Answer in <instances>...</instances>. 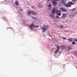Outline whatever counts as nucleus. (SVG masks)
<instances>
[{"mask_svg":"<svg viewBox=\"0 0 77 77\" xmlns=\"http://www.w3.org/2000/svg\"><path fill=\"white\" fill-rule=\"evenodd\" d=\"M75 44V42L74 41H73L72 43V44L73 45H74V44Z\"/></svg>","mask_w":77,"mask_h":77,"instance_id":"obj_20","label":"nucleus"},{"mask_svg":"<svg viewBox=\"0 0 77 77\" xmlns=\"http://www.w3.org/2000/svg\"><path fill=\"white\" fill-rule=\"evenodd\" d=\"M31 14L32 15H36V13L34 11H31Z\"/></svg>","mask_w":77,"mask_h":77,"instance_id":"obj_11","label":"nucleus"},{"mask_svg":"<svg viewBox=\"0 0 77 77\" xmlns=\"http://www.w3.org/2000/svg\"><path fill=\"white\" fill-rule=\"evenodd\" d=\"M56 47L58 49L57 50H59V48H60V47L58 45H56Z\"/></svg>","mask_w":77,"mask_h":77,"instance_id":"obj_16","label":"nucleus"},{"mask_svg":"<svg viewBox=\"0 0 77 77\" xmlns=\"http://www.w3.org/2000/svg\"><path fill=\"white\" fill-rule=\"evenodd\" d=\"M63 39H64V40H65V39H66V37H63Z\"/></svg>","mask_w":77,"mask_h":77,"instance_id":"obj_23","label":"nucleus"},{"mask_svg":"<svg viewBox=\"0 0 77 77\" xmlns=\"http://www.w3.org/2000/svg\"><path fill=\"white\" fill-rule=\"evenodd\" d=\"M59 49H57L56 51H55L54 53L55 54L56 53H57L58 52H59Z\"/></svg>","mask_w":77,"mask_h":77,"instance_id":"obj_15","label":"nucleus"},{"mask_svg":"<svg viewBox=\"0 0 77 77\" xmlns=\"http://www.w3.org/2000/svg\"><path fill=\"white\" fill-rule=\"evenodd\" d=\"M48 29V26L44 25L43 27L42 28V30L43 32H44L45 31H47Z\"/></svg>","mask_w":77,"mask_h":77,"instance_id":"obj_2","label":"nucleus"},{"mask_svg":"<svg viewBox=\"0 0 77 77\" xmlns=\"http://www.w3.org/2000/svg\"><path fill=\"white\" fill-rule=\"evenodd\" d=\"M67 48L69 50H70L72 49V48L71 46H67Z\"/></svg>","mask_w":77,"mask_h":77,"instance_id":"obj_13","label":"nucleus"},{"mask_svg":"<svg viewBox=\"0 0 77 77\" xmlns=\"http://www.w3.org/2000/svg\"><path fill=\"white\" fill-rule=\"evenodd\" d=\"M59 18V16L57 15L56 16V18L57 19H58V18Z\"/></svg>","mask_w":77,"mask_h":77,"instance_id":"obj_21","label":"nucleus"},{"mask_svg":"<svg viewBox=\"0 0 77 77\" xmlns=\"http://www.w3.org/2000/svg\"><path fill=\"white\" fill-rule=\"evenodd\" d=\"M56 8H54L52 10L51 13L53 14H55V12H56Z\"/></svg>","mask_w":77,"mask_h":77,"instance_id":"obj_4","label":"nucleus"},{"mask_svg":"<svg viewBox=\"0 0 77 77\" xmlns=\"http://www.w3.org/2000/svg\"><path fill=\"white\" fill-rule=\"evenodd\" d=\"M54 0H55V1H56V2H57V1H58V0H53V1H54Z\"/></svg>","mask_w":77,"mask_h":77,"instance_id":"obj_28","label":"nucleus"},{"mask_svg":"<svg viewBox=\"0 0 77 77\" xmlns=\"http://www.w3.org/2000/svg\"><path fill=\"white\" fill-rule=\"evenodd\" d=\"M51 5H48V7H51Z\"/></svg>","mask_w":77,"mask_h":77,"instance_id":"obj_27","label":"nucleus"},{"mask_svg":"<svg viewBox=\"0 0 77 77\" xmlns=\"http://www.w3.org/2000/svg\"><path fill=\"white\" fill-rule=\"evenodd\" d=\"M63 26H61V28H63Z\"/></svg>","mask_w":77,"mask_h":77,"instance_id":"obj_30","label":"nucleus"},{"mask_svg":"<svg viewBox=\"0 0 77 77\" xmlns=\"http://www.w3.org/2000/svg\"><path fill=\"white\" fill-rule=\"evenodd\" d=\"M32 14V11H28L27 12V15L28 16H30Z\"/></svg>","mask_w":77,"mask_h":77,"instance_id":"obj_6","label":"nucleus"},{"mask_svg":"<svg viewBox=\"0 0 77 77\" xmlns=\"http://www.w3.org/2000/svg\"><path fill=\"white\" fill-rule=\"evenodd\" d=\"M19 3H18V1H17L15 2V5H16V6H18V4H19Z\"/></svg>","mask_w":77,"mask_h":77,"instance_id":"obj_12","label":"nucleus"},{"mask_svg":"<svg viewBox=\"0 0 77 77\" xmlns=\"http://www.w3.org/2000/svg\"><path fill=\"white\" fill-rule=\"evenodd\" d=\"M50 16L51 17H52V18H54V16H53V15H52V14H50Z\"/></svg>","mask_w":77,"mask_h":77,"instance_id":"obj_18","label":"nucleus"},{"mask_svg":"<svg viewBox=\"0 0 77 77\" xmlns=\"http://www.w3.org/2000/svg\"><path fill=\"white\" fill-rule=\"evenodd\" d=\"M55 12H56V14H57L60 13V12H61V11L60 10H58V9L56 8V10L55 11Z\"/></svg>","mask_w":77,"mask_h":77,"instance_id":"obj_7","label":"nucleus"},{"mask_svg":"<svg viewBox=\"0 0 77 77\" xmlns=\"http://www.w3.org/2000/svg\"><path fill=\"white\" fill-rule=\"evenodd\" d=\"M31 26H32V27H35V25L33 24L32 23L31 24Z\"/></svg>","mask_w":77,"mask_h":77,"instance_id":"obj_17","label":"nucleus"},{"mask_svg":"<svg viewBox=\"0 0 77 77\" xmlns=\"http://www.w3.org/2000/svg\"><path fill=\"white\" fill-rule=\"evenodd\" d=\"M32 17V18H34V19H36V18L35 17Z\"/></svg>","mask_w":77,"mask_h":77,"instance_id":"obj_29","label":"nucleus"},{"mask_svg":"<svg viewBox=\"0 0 77 77\" xmlns=\"http://www.w3.org/2000/svg\"><path fill=\"white\" fill-rule=\"evenodd\" d=\"M76 69H77V66H76Z\"/></svg>","mask_w":77,"mask_h":77,"instance_id":"obj_33","label":"nucleus"},{"mask_svg":"<svg viewBox=\"0 0 77 77\" xmlns=\"http://www.w3.org/2000/svg\"><path fill=\"white\" fill-rule=\"evenodd\" d=\"M53 1L52 2V5L53 6H55L57 5V2L54 1Z\"/></svg>","mask_w":77,"mask_h":77,"instance_id":"obj_8","label":"nucleus"},{"mask_svg":"<svg viewBox=\"0 0 77 77\" xmlns=\"http://www.w3.org/2000/svg\"><path fill=\"white\" fill-rule=\"evenodd\" d=\"M75 10V8H74L72 10V11H74Z\"/></svg>","mask_w":77,"mask_h":77,"instance_id":"obj_25","label":"nucleus"},{"mask_svg":"<svg viewBox=\"0 0 77 77\" xmlns=\"http://www.w3.org/2000/svg\"><path fill=\"white\" fill-rule=\"evenodd\" d=\"M57 14L58 15H60V16L61 15V13H57Z\"/></svg>","mask_w":77,"mask_h":77,"instance_id":"obj_19","label":"nucleus"},{"mask_svg":"<svg viewBox=\"0 0 77 77\" xmlns=\"http://www.w3.org/2000/svg\"><path fill=\"white\" fill-rule=\"evenodd\" d=\"M74 5V4L72 2H69L67 4H65L64 6H66V7L69 8V7H71V5Z\"/></svg>","mask_w":77,"mask_h":77,"instance_id":"obj_1","label":"nucleus"},{"mask_svg":"<svg viewBox=\"0 0 77 77\" xmlns=\"http://www.w3.org/2000/svg\"><path fill=\"white\" fill-rule=\"evenodd\" d=\"M66 16V14H63V15L62 16V17L63 18H65Z\"/></svg>","mask_w":77,"mask_h":77,"instance_id":"obj_10","label":"nucleus"},{"mask_svg":"<svg viewBox=\"0 0 77 77\" xmlns=\"http://www.w3.org/2000/svg\"><path fill=\"white\" fill-rule=\"evenodd\" d=\"M30 29H33V27H32V26H31V25H30Z\"/></svg>","mask_w":77,"mask_h":77,"instance_id":"obj_22","label":"nucleus"},{"mask_svg":"<svg viewBox=\"0 0 77 77\" xmlns=\"http://www.w3.org/2000/svg\"><path fill=\"white\" fill-rule=\"evenodd\" d=\"M60 9H61V11H63V12H66V11H67L66 10L63 8H61Z\"/></svg>","mask_w":77,"mask_h":77,"instance_id":"obj_9","label":"nucleus"},{"mask_svg":"<svg viewBox=\"0 0 77 77\" xmlns=\"http://www.w3.org/2000/svg\"><path fill=\"white\" fill-rule=\"evenodd\" d=\"M74 41H76V42H77V39H74Z\"/></svg>","mask_w":77,"mask_h":77,"instance_id":"obj_26","label":"nucleus"},{"mask_svg":"<svg viewBox=\"0 0 77 77\" xmlns=\"http://www.w3.org/2000/svg\"><path fill=\"white\" fill-rule=\"evenodd\" d=\"M67 40L69 41V42H72L74 40V39L72 38H69L67 39Z\"/></svg>","mask_w":77,"mask_h":77,"instance_id":"obj_5","label":"nucleus"},{"mask_svg":"<svg viewBox=\"0 0 77 77\" xmlns=\"http://www.w3.org/2000/svg\"><path fill=\"white\" fill-rule=\"evenodd\" d=\"M50 0H48V2H49V1H50Z\"/></svg>","mask_w":77,"mask_h":77,"instance_id":"obj_32","label":"nucleus"},{"mask_svg":"<svg viewBox=\"0 0 77 77\" xmlns=\"http://www.w3.org/2000/svg\"><path fill=\"white\" fill-rule=\"evenodd\" d=\"M73 2H75V1H77V0H72Z\"/></svg>","mask_w":77,"mask_h":77,"instance_id":"obj_24","label":"nucleus"},{"mask_svg":"<svg viewBox=\"0 0 77 77\" xmlns=\"http://www.w3.org/2000/svg\"><path fill=\"white\" fill-rule=\"evenodd\" d=\"M61 1V3L63 5H65V2H66V0H60Z\"/></svg>","mask_w":77,"mask_h":77,"instance_id":"obj_3","label":"nucleus"},{"mask_svg":"<svg viewBox=\"0 0 77 77\" xmlns=\"http://www.w3.org/2000/svg\"><path fill=\"white\" fill-rule=\"evenodd\" d=\"M66 47L64 45H62L61 47V48L62 49H65Z\"/></svg>","mask_w":77,"mask_h":77,"instance_id":"obj_14","label":"nucleus"},{"mask_svg":"<svg viewBox=\"0 0 77 77\" xmlns=\"http://www.w3.org/2000/svg\"><path fill=\"white\" fill-rule=\"evenodd\" d=\"M36 27H38V26H36Z\"/></svg>","mask_w":77,"mask_h":77,"instance_id":"obj_31","label":"nucleus"}]
</instances>
